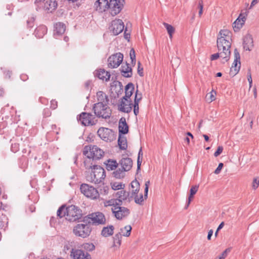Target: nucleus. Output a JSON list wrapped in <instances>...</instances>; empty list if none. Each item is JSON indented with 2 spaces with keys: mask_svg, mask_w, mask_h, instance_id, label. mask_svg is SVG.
<instances>
[{
  "mask_svg": "<svg viewBox=\"0 0 259 259\" xmlns=\"http://www.w3.org/2000/svg\"><path fill=\"white\" fill-rule=\"evenodd\" d=\"M104 152L97 146H85L83 149V154L87 157V159L84 161V165L87 169L92 167V163L94 159L101 158Z\"/></svg>",
  "mask_w": 259,
  "mask_h": 259,
  "instance_id": "nucleus-1",
  "label": "nucleus"
},
{
  "mask_svg": "<svg viewBox=\"0 0 259 259\" xmlns=\"http://www.w3.org/2000/svg\"><path fill=\"white\" fill-rule=\"evenodd\" d=\"M230 40L225 38L224 36L219 37L217 39V47L219 52H220L221 58L224 60L223 63L227 62L230 58L231 46Z\"/></svg>",
  "mask_w": 259,
  "mask_h": 259,
  "instance_id": "nucleus-2",
  "label": "nucleus"
},
{
  "mask_svg": "<svg viewBox=\"0 0 259 259\" xmlns=\"http://www.w3.org/2000/svg\"><path fill=\"white\" fill-rule=\"evenodd\" d=\"M92 171L87 176L89 182L95 184H100L103 182L106 177L105 171L101 166L92 163Z\"/></svg>",
  "mask_w": 259,
  "mask_h": 259,
  "instance_id": "nucleus-3",
  "label": "nucleus"
},
{
  "mask_svg": "<svg viewBox=\"0 0 259 259\" xmlns=\"http://www.w3.org/2000/svg\"><path fill=\"white\" fill-rule=\"evenodd\" d=\"M108 105L100 103L95 104L93 106V110L95 115L99 118H109L111 115L112 111Z\"/></svg>",
  "mask_w": 259,
  "mask_h": 259,
  "instance_id": "nucleus-4",
  "label": "nucleus"
},
{
  "mask_svg": "<svg viewBox=\"0 0 259 259\" xmlns=\"http://www.w3.org/2000/svg\"><path fill=\"white\" fill-rule=\"evenodd\" d=\"M66 219L70 222H75L81 219L82 211L78 207L71 205L66 208Z\"/></svg>",
  "mask_w": 259,
  "mask_h": 259,
  "instance_id": "nucleus-5",
  "label": "nucleus"
},
{
  "mask_svg": "<svg viewBox=\"0 0 259 259\" xmlns=\"http://www.w3.org/2000/svg\"><path fill=\"white\" fill-rule=\"evenodd\" d=\"M80 190L85 196L92 199H97L99 198L98 191L94 187L87 184H82L80 185Z\"/></svg>",
  "mask_w": 259,
  "mask_h": 259,
  "instance_id": "nucleus-6",
  "label": "nucleus"
},
{
  "mask_svg": "<svg viewBox=\"0 0 259 259\" xmlns=\"http://www.w3.org/2000/svg\"><path fill=\"white\" fill-rule=\"evenodd\" d=\"M91 230L90 225L79 224L74 227L73 233L76 236L84 238L90 235Z\"/></svg>",
  "mask_w": 259,
  "mask_h": 259,
  "instance_id": "nucleus-7",
  "label": "nucleus"
},
{
  "mask_svg": "<svg viewBox=\"0 0 259 259\" xmlns=\"http://www.w3.org/2000/svg\"><path fill=\"white\" fill-rule=\"evenodd\" d=\"M121 205L116 206L115 207H112L111 211L117 220H121L127 217L130 214V210L125 207L121 206Z\"/></svg>",
  "mask_w": 259,
  "mask_h": 259,
  "instance_id": "nucleus-8",
  "label": "nucleus"
},
{
  "mask_svg": "<svg viewBox=\"0 0 259 259\" xmlns=\"http://www.w3.org/2000/svg\"><path fill=\"white\" fill-rule=\"evenodd\" d=\"M105 216L102 212H97L88 215L83 220V222L89 224H103L105 222Z\"/></svg>",
  "mask_w": 259,
  "mask_h": 259,
  "instance_id": "nucleus-9",
  "label": "nucleus"
},
{
  "mask_svg": "<svg viewBox=\"0 0 259 259\" xmlns=\"http://www.w3.org/2000/svg\"><path fill=\"white\" fill-rule=\"evenodd\" d=\"M77 120L84 126L95 125L97 121L94 115L87 112H82Z\"/></svg>",
  "mask_w": 259,
  "mask_h": 259,
  "instance_id": "nucleus-10",
  "label": "nucleus"
},
{
  "mask_svg": "<svg viewBox=\"0 0 259 259\" xmlns=\"http://www.w3.org/2000/svg\"><path fill=\"white\" fill-rule=\"evenodd\" d=\"M109 3L110 13L112 16H115L122 9L124 0H110Z\"/></svg>",
  "mask_w": 259,
  "mask_h": 259,
  "instance_id": "nucleus-11",
  "label": "nucleus"
},
{
  "mask_svg": "<svg viewBox=\"0 0 259 259\" xmlns=\"http://www.w3.org/2000/svg\"><path fill=\"white\" fill-rule=\"evenodd\" d=\"M123 56L121 53L114 54L108 59V66L111 68L118 67L123 61Z\"/></svg>",
  "mask_w": 259,
  "mask_h": 259,
  "instance_id": "nucleus-12",
  "label": "nucleus"
},
{
  "mask_svg": "<svg viewBox=\"0 0 259 259\" xmlns=\"http://www.w3.org/2000/svg\"><path fill=\"white\" fill-rule=\"evenodd\" d=\"M97 134L101 139L106 142H110L114 139L113 131L108 128L100 127L97 132Z\"/></svg>",
  "mask_w": 259,
  "mask_h": 259,
  "instance_id": "nucleus-13",
  "label": "nucleus"
},
{
  "mask_svg": "<svg viewBox=\"0 0 259 259\" xmlns=\"http://www.w3.org/2000/svg\"><path fill=\"white\" fill-rule=\"evenodd\" d=\"M124 27L123 22L121 20L115 19L111 22L109 29L113 35H117L122 32Z\"/></svg>",
  "mask_w": 259,
  "mask_h": 259,
  "instance_id": "nucleus-14",
  "label": "nucleus"
},
{
  "mask_svg": "<svg viewBox=\"0 0 259 259\" xmlns=\"http://www.w3.org/2000/svg\"><path fill=\"white\" fill-rule=\"evenodd\" d=\"M70 256L73 259H92L91 255L82 249L72 248Z\"/></svg>",
  "mask_w": 259,
  "mask_h": 259,
  "instance_id": "nucleus-15",
  "label": "nucleus"
},
{
  "mask_svg": "<svg viewBox=\"0 0 259 259\" xmlns=\"http://www.w3.org/2000/svg\"><path fill=\"white\" fill-rule=\"evenodd\" d=\"M133 104L131 100L122 98L119 104L118 105V110L122 112L130 113L131 112Z\"/></svg>",
  "mask_w": 259,
  "mask_h": 259,
  "instance_id": "nucleus-16",
  "label": "nucleus"
},
{
  "mask_svg": "<svg viewBox=\"0 0 259 259\" xmlns=\"http://www.w3.org/2000/svg\"><path fill=\"white\" fill-rule=\"evenodd\" d=\"M94 7L97 11L102 13L109 9V3L108 0H98L95 2Z\"/></svg>",
  "mask_w": 259,
  "mask_h": 259,
  "instance_id": "nucleus-17",
  "label": "nucleus"
},
{
  "mask_svg": "<svg viewBox=\"0 0 259 259\" xmlns=\"http://www.w3.org/2000/svg\"><path fill=\"white\" fill-rule=\"evenodd\" d=\"M234 61L232 66L231 68V72H233V69L234 70V74H236L239 70L240 67V56L239 52L237 49L234 50Z\"/></svg>",
  "mask_w": 259,
  "mask_h": 259,
  "instance_id": "nucleus-18",
  "label": "nucleus"
},
{
  "mask_svg": "<svg viewBox=\"0 0 259 259\" xmlns=\"http://www.w3.org/2000/svg\"><path fill=\"white\" fill-rule=\"evenodd\" d=\"M116 197L121 203V205H122L123 201L127 200L130 202L132 199V198L131 197L130 193L123 190L117 192L116 193Z\"/></svg>",
  "mask_w": 259,
  "mask_h": 259,
  "instance_id": "nucleus-19",
  "label": "nucleus"
},
{
  "mask_svg": "<svg viewBox=\"0 0 259 259\" xmlns=\"http://www.w3.org/2000/svg\"><path fill=\"white\" fill-rule=\"evenodd\" d=\"M95 75L97 76L99 79L105 81L109 80L110 74L109 72L105 71L104 69H100L96 71Z\"/></svg>",
  "mask_w": 259,
  "mask_h": 259,
  "instance_id": "nucleus-20",
  "label": "nucleus"
},
{
  "mask_svg": "<svg viewBox=\"0 0 259 259\" xmlns=\"http://www.w3.org/2000/svg\"><path fill=\"white\" fill-rule=\"evenodd\" d=\"M119 164L124 171H128L132 167L133 161L130 158H123L120 161Z\"/></svg>",
  "mask_w": 259,
  "mask_h": 259,
  "instance_id": "nucleus-21",
  "label": "nucleus"
},
{
  "mask_svg": "<svg viewBox=\"0 0 259 259\" xmlns=\"http://www.w3.org/2000/svg\"><path fill=\"white\" fill-rule=\"evenodd\" d=\"M245 19L246 18L245 16H243L242 14H240L238 18L233 23V27L235 32L238 31L240 29L244 24Z\"/></svg>",
  "mask_w": 259,
  "mask_h": 259,
  "instance_id": "nucleus-22",
  "label": "nucleus"
},
{
  "mask_svg": "<svg viewBox=\"0 0 259 259\" xmlns=\"http://www.w3.org/2000/svg\"><path fill=\"white\" fill-rule=\"evenodd\" d=\"M119 134H126L128 132V126L126 122L125 118L122 117L119 121Z\"/></svg>",
  "mask_w": 259,
  "mask_h": 259,
  "instance_id": "nucleus-23",
  "label": "nucleus"
},
{
  "mask_svg": "<svg viewBox=\"0 0 259 259\" xmlns=\"http://www.w3.org/2000/svg\"><path fill=\"white\" fill-rule=\"evenodd\" d=\"M243 48L246 51H250L253 46V39L251 36L249 34L245 35L243 38Z\"/></svg>",
  "mask_w": 259,
  "mask_h": 259,
  "instance_id": "nucleus-24",
  "label": "nucleus"
},
{
  "mask_svg": "<svg viewBox=\"0 0 259 259\" xmlns=\"http://www.w3.org/2000/svg\"><path fill=\"white\" fill-rule=\"evenodd\" d=\"M57 3L55 0H48L44 4V9L48 13H52L57 8Z\"/></svg>",
  "mask_w": 259,
  "mask_h": 259,
  "instance_id": "nucleus-25",
  "label": "nucleus"
},
{
  "mask_svg": "<svg viewBox=\"0 0 259 259\" xmlns=\"http://www.w3.org/2000/svg\"><path fill=\"white\" fill-rule=\"evenodd\" d=\"M96 96L98 101L97 103L108 104L109 100L108 96L104 92L99 91L97 93Z\"/></svg>",
  "mask_w": 259,
  "mask_h": 259,
  "instance_id": "nucleus-26",
  "label": "nucleus"
},
{
  "mask_svg": "<svg viewBox=\"0 0 259 259\" xmlns=\"http://www.w3.org/2000/svg\"><path fill=\"white\" fill-rule=\"evenodd\" d=\"M120 71L122 75L125 77H131L132 76V69L127 63L122 65Z\"/></svg>",
  "mask_w": 259,
  "mask_h": 259,
  "instance_id": "nucleus-27",
  "label": "nucleus"
},
{
  "mask_svg": "<svg viewBox=\"0 0 259 259\" xmlns=\"http://www.w3.org/2000/svg\"><path fill=\"white\" fill-rule=\"evenodd\" d=\"M132 191L131 194V197L133 198L134 196L138 194L140 191V186L139 182L135 180L131 183Z\"/></svg>",
  "mask_w": 259,
  "mask_h": 259,
  "instance_id": "nucleus-28",
  "label": "nucleus"
},
{
  "mask_svg": "<svg viewBox=\"0 0 259 259\" xmlns=\"http://www.w3.org/2000/svg\"><path fill=\"white\" fill-rule=\"evenodd\" d=\"M135 90L134 85L133 83H128L125 87V96L122 98L131 100L130 98L133 95Z\"/></svg>",
  "mask_w": 259,
  "mask_h": 259,
  "instance_id": "nucleus-29",
  "label": "nucleus"
},
{
  "mask_svg": "<svg viewBox=\"0 0 259 259\" xmlns=\"http://www.w3.org/2000/svg\"><path fill=\"white\" fill-rule=\"evenodd\" d=\"M47 28L45 25H40L35 30L34 33L38 38H42L47 33Z\"/></svg>",
  "mask_w": 259,
  "mask_h": 259,
  "instance_id": "nucleus-30",
  "label": "nucleus"
},
{
  "mask_svg": "<svg viewBox=\"0 0 259 259\" xmlns=\"http://www.w3.org/2000/svg\"><path fill=\"white\" fill-rule=\"evenodd\" d=\"M118 145L121 150H126L127 147L126 138L121 134H119L118 139Z\"/></svg>",
  "mask_w": 259,
  "mask_h": 259,
  "instance_id": "nucleus-31",
  "label": "nucleus"
},
{
  "mask_svg": "<svg viewBox=\"0 0 259 259\" xmlns=\"http://www.w3.org/2000/svg\"><path fill=\"white\" fill-rule=\"evenodd\" d=\"M198 188H199V186H197V185L193 186L191 188L190 190V195L189 196V197H188V199L187 204V206L186 207V208L189 206L191 201H192V199L193 198V197H194V195L198 191Z\"/></svg>",
  "mask_w": 259,
  "mask_h": 259,
  "instance_id": "nucleus-32",
  "label": "nucleus"
},
{
  "mask_svg": "<svg viewBox=\"0 0 259 259\" xmlns=\"http://www.w3.org/2000/svg\"><path fill=\"white\" fill-rule=\"evenodd\" d=\"M55 31L58 35L63 34L66 30V26L62 22H58L55 25Z\"/></svg>",
  "mask_w": 259,
  "mask_h": 259,
  "instance_id": "nucleus-33",
  "label": "nucleus"
},
{
  "mask_svg": "<svg viewBox=\"0 0 259 259\" xmlns=\"http://www.w3.org/2000/svg\"><path fill=\"white\" fill-rule=\"evenodd\" d=\"M114 229V227L112 225L109 227H104L102 229L101 234L105 237H109L113 234Z\"/></svg>",
  "mask_w": 259,
  "mask_h": 259,
  "instance_id": "nucleus-34",
  "label": "nucleus"
},
{
  "mask_svg": "<svg viewBox=\"0 0 259 259\" xmlns=\"http://www.w3.org/2000/svg\"><path fill=\"white\" fill-rule=\"evenodd\" d=\"M119 205H121V203L120 201L116 199H111L109 200H107L104 202V205L105 206H110L112 207H115L116 206H118Z\"/></svg>",
  "mask_w": 259,
  "mask_h": 259,
  "instance_id": "nucleus-35",
  "label": "nucleus"
},
{
  "mask_svg": "<svg viewBox=\"0 0 259 259\" xmlns=\"http://www.w3.org/2000/svg\"><path fill=\"white\" fill-rule=\"evenodd\" d=\"M106 169L108 170H112L117 167L118 164L115 160L109 159L107 161V163H106Z\"/></svg>",
  "mask_w": 259,
  "mask_h": 259,
  "instance_id": "nucleus-36",
  "label": "nucleus"
},
{
  "mask_svg": "<svg viewBox=\"0 0 259 259\" xmlns=\"http://www.w3.org/2000/svg\"><path fill=\"white\" fill-rule=\"evenodd\" d=\"M122 235L118 233L113 237V246L119 247L121 244Z\"/></svg>",
  "mask_w": 259,
  "mask_h": 259,
  "instance_id": "nucleus-37",
  "label": "nucleus"
},
{
  "mask_svg": "<svg viewBox=\"0 0 259 259\" xmlns=\"http://www.w3.org/2000/svg\"><path fill=\"white\" fill-rule=\"evenodd\" d=\"M132 227L130 225H127L124 228L120 229V234H122V235L125 237H128L131 232Z\"/></svg>",
  "mask_w": 259,
  "mask_h": 259,
  "instance_id": "nucleus-38",
  "label": "nucleus"
},
{
  "mask_svg": "<svg viewBox=\"0 0 259 259\" xmlns=\"http://www.w3.org/2000/svg\"><path fill=\"white\" fill-rule=\"evenodd\" d=\"M163 24L164 26V27H165V28L166 29V30L169 35V38L170 39H171L172 37V34L175 32L174 27L172 25H171L168 23H166L165 22H164L163 23Z\"/></svg>",
  "mask_w": 259,
  "mask_h": 259,
  "instance_id": "nucleus-39",
  "label": "nucleus"
},
{
  "mask_svg": "<svg viewBox=\"0 0 259 259\" xmlns=\"http://www.w3.org/2000/svg\"><path fill=\"white\" fill-rule=\"evenodd\" d=\"M220 35V36H224L225 38L231 40V32L227 29L221 30Z\"/></svg>",
  "mask_w": 259,
  "mask_h": 259,
  "instance_id": "nucleus-40",
  "label": "nucleus"
},
{
  "mask_svg": "<svg viewBox=\"0 0 259 259\" xmlns=\"http://www.w3.org/2000/svg\"><path fill=\"white\" fill-rule=\"evenodd\" d=\"M82 248L84 249L87 252L91 251L95 249V245L91 243H84L81 246Z\"/></svg>",
  "mask_w": 259,
  "mask_h": 259,
  "instance_id": "nucleus-41",
  "label": "nucleus"
},
{
  "mask_svg": "<svg viewBox=\"0 0 259 259\" xmlns=\"http://www.w3.org/2000/svg\"><path fill=\"white\" fill-rule=\"evenodd\" d=\"M66 207L65 205H62L60 207L57 211V216L60 217V218L65 217H66Z\"/></svg>",
  "mask_w": 259,
  "mask_h": 259,
  "instance_id": "nucleus-42",
  "label": "nucleus"
},
{
  "mask_svg": "<svg viewBox=\"0 0 259 259\" xmlns=\"http://www.w3.org/2000/svg\"><path fill=\"white\" fill-rule=\"evenodd\" d=\"M124 170L122 168V169L119 168L117 169L116 171L113 172V176L117 179H120L124 177Z\"/></svg>",
  "mask_w": 259,
  "mask_h": 259,
  "instance_id": "nucleus-43",
  "label": "nucleus"
},
{
  "mask_svg": "<svg viewBox=\"0 0 259 259\" xmlns=\"http://www.w3.org/2000/svg\"><path fill=\"white\" fill-rule=\"evenodd\" d=\"M135 200V202L136 203L142 205L144 202V197L142 194H140L139 197L138 195H136V196H134L133 197Z\"/></svg>",
  "mask_w": 259,
  "mask_h": 259,
  "instance_id": "nucleus-44",
  "label": "nucleus"
},
{
  "mask_svg": "<svg viewBox=\"0 0 259 259\" xmlns=\"http://www.w3.org/2000/svg\"><path fill=\"white\" fill-rule=\"evenodd\" d=\"M124 187V185H123L121 183L114 182L111 183V187L114 190L123 189Z\"/></svg>",
  "mask_w": 259,
  "mask_h": 259,
  "instance_id": "nucleus-45",
  "label": "nucleus"
},
{
  "mask_svg": "<svg viewBox=\"0 0 259 259\" xmlns=\"http://www.w3.org/2000/svg\"><path fill=\"white\" fill-rule=\"evenodd\" d=\"M130 56L131 59L132 64L135 65L136 64V59L135 52L134 49H131V50L130 51Z\"/></svg>",
  "mask_w": 259,
  "mask_h": 259,
  "instance_id": "nucleus-46",
  "label": "nucleus"
},
{
  "mask_svg": "<svg viewBox=\"0 0 259 259\" xmlns=\"http://www.w3.org/2000/svg\"><path fill=\"white\" fill-rule=\"evenodd\" d=\"M142 99V93H139L138 92V90H137L136 91L135 96V99H134V102L135 103H140L141 100Z\"/></svg>",
  "mask_w": 259,
  "mask_h": 259,
  "instance_id": "nucleus-47",
  "label": "nucleus"
},
{
  "mask_svg": "<svg viewBox=\"0 0 259 259\" xmlns=\"http://www.w3.org/2000/svg\"><path fill=\"white\" fill-rule=\"evenodd\" d=\"M171 63H172V66L174 68L178 67L180 64V60L177 57H175L172 59Z\"/></svg>",
  "mask_w": 259,
  "mask_h": 259,
  "instance_id": "nucleus-48",
  "label": "nucleus"
},
{
  "mask_svg": "<svg viewBox=\"0 0 259 259\" xmlns=\"http://www.w3.org/2000/svg\"><path fill=\"white\" fill-rule=\"evenodd\" d=\"M19 150V144L16 143H12L11 150L14 153H16Z\"/></svg>",
  "mask_w": 259,
  "mask_h": 259,
  "instance_id": "nucleus-49",
  "label": "nucleus"
},
{
  "mask_svg": "<svg viewBox=\"0 0 259 259\" xmlns=\"http://www.w3.org/2000/svg\"><path fill=\"white\" fill-rule=\"evenodd\" d=\"M149 185H150L149 181L146 182L145 185V190H144V198L145 199H146L147 198L148 188H149Z\"/></svg>",
  "mask_w": 259,
  "mask_h": 259,
  "instance_id": "nucleus-50",
  "label": "nucleus"
},
{
  "mask_svg": "<svg viewBox=\"0 0 259 259\" xmlns=\"http://www.w3.org/2000/svg\"><path fill=\"white\" fill-rule=\"evenodd\" d=\"M259 186V179L258 178H254L253 180L252 187L255 190Z\"/></svg>",
  "mask_w": 259,
  "mask_h": 259,
  "instance_id": "nucleus-51",
  "label": "nucleus"
},
{
  "mask_svg": "<svg viewBox=\"0 0 259 259\" xmlns=\"http://www.w3.org/2000/svg\"><path fill=\"white\" fill-rule=\"evenodd\" d=\"M139 103H135L134 105H133V106L134 107V112L136 116H137L139 112Z\"/></svg>",
  "mask_w": 259,
  "mask_h": 259,
  "instance_id": "nucleus-52",
  "label": "nucleus"
},
{
  "mask_svg": "<svg viewBox=\"0 0 259 259\" xmlns=\"http://www.w3.org/2000/svg\"><path fill=\"white\" fill-rule=\"evenodd\" d=\"M198 8L199 9V16L201 17L203 12V2L202 0L199 1Z\"/></svg>",
  "mask_w": 259,
  "mask_h": 259,
  "instance_id": "nucleus-53",
  "label": "nucleus"
},
{
  "mask_svg": "<svg viewBox=\"0 0 259 259\" xmlns=\"http://www.w3.org/2000/svg\"><path fill=\"white\" fill-rule=\"evenodd\" d=\"M223 147L222 146H219L218 147L217 151L214 153V156L215 157H218L222 153V152H223Z\"/></svg>",
  "mask_w": 259,
  "mask_h": 259,
  "instance_id": "nucleus-54",
  "label": "nucleus"
},
{
  "mask_svg": "<svg viewBox=\"0 0 259 259\" xmlns=\"http://www.w3.org/2000/svg\"><path fill=\"white\" fill-rule=\"evenodd\" d=\"M58 106V102L55 100H52L51 101V106L50 107L53 109H55L57 108Z\"/></svg>",
  "mask_w": 259,
  "mask_h": 259,
  "instance_id": "nucleus-55",
  "label": "nucleus"
},
{
  "mask_svg": "<svg viewBox=\"0 0 259 259\" xmlns=\"http://www.w3.org/2000/svg\"><path fill=\"white\" fill-rule=\"evenodd\" d=\"M4 74L5 75V78H10L11 77V76L12 73L11 71L5 69L4 71Z\"/></svg>",
  "mask_w": 259,
  "mask_h": 259,
  "instance_id": "nucleus-56",
  "label": "nucleus"
},
{
  "mask_svg": "<svg viewBox=\"0 0 259 259\" xmlns=\"http://www.w3.org/2000/svg\"><path fill=\"white\" fill-rule=\"evenodd\" d=\"M223 165L224 164L223 163H219L218 167L214 170V173L215 174H219L220 172L221 169H222Z\"/></svg>",
  "mask_w": 259,
  "mask_h": 259,
  "instance_id": "nucleus-57",
  "label": "nucleus"
},
{
  "mask_svg": "<svg viewBox=\"0 0 259 259\" xmlns=\"http://www.w3.org/2000/svg\"><path fill=\"white\" fill-rule=\"evenodd\" d=\"M141 63L140 62H138V73L140 76H143V67H140Z\"/></svg>",
  "mask_w": 259,
  "mask_h": 259,
  "instance_id": "nucleus-58",
  "label": "nucleus"
},
{
  "mask_svg": "<svg viewBox=\"0 0 259 259\" xmlns=\"http://www.w3.org/2000/svg\"><path fill=\"white\" fill-rule=\"evenodd\" d=\"M44 115L45 117H49L51 115V112L49 108H46L44 110Z\"/></svg>",
  "mask_w": 259,
  "mask_h": 259,
  "instance_id": "nucleus-59",
  "label": "nucleus"
},
{
  "mask_svg": "<svg viewBox=\"0 0 259 259\" xmlns=\"http://www.w3.org/2000/svg\"><path fill=\"white\" fill-rule=\"evenodd\" d=\"M219 57H221L220 52H219V53H215V54H212L211 56V60H215Z\"/></svg>",
  "mask_w": 259,
  "mask_h": 259,
  "instance_id": "nucleus-60",
  "label": "nucleus"
},
{
  "mask_svg": "<svg viewBox=\"0 0 259 259\" xmlns=\"http://www.w3.org/2000/svg\"><path fill=\"white\" fill-rule=\"evenodd\" d=\"M91 85V81L88 80L84 83V87L87 90H89Z\"/></svg>",
  "mask_w": 259,
  "mask_h": 259,
  "instance_id": "nucleus-61",
  "label": "nucleus"
},
{
  "mask_svg": "<svg viewBox=\"0 0 259 259\" xmlns=\"http://www.w3.org/2000/svg\"><path fill=\"white\" fill-rule=\"evenodd\" d=\"M142 162V158H140L139 157H138V159H137V168H138V169H140V166L141 165Z\"/></svg>",
  "mask_w": 259,
  "mask_h": 259,
  "instance_id": "nucleus-62",
  "label": "nucleus"
},
{
  "mask_svg": "<svg viewBox=\"0 0 259 259\" xmlns=\"http://www.w3.org/2000/svg\"><path fill=\"white\" fill-rule=\"evenodd\" d=\"M212 234H213V230H210L208 233V235H207V239L208 240L211 239V237L212 235Z\"/></svg>",
  "mask_w": 259,
  "mask_h": 259,
  "instance_id": "nucleus-63",
  "label": "nucleus"
},
{
  "mask_svg": "<svg viewBox=\"0 0 259 259\" xmlns=\"http://www.w3.org/2000/svg\"><path fill=\"white\" fill-rule=\"evenodd\" d=\"M227 256L226 251H224L221 254V256L219 257L218 259H224Z\"/></svg>",
  "mask_w": 259,
  "mask_h": 259,
  "instance_id": "nucleus-64",
  "label": "nucleus"
}]
</instances>
